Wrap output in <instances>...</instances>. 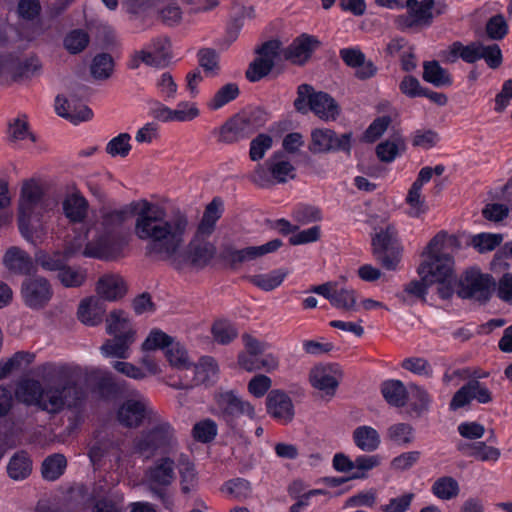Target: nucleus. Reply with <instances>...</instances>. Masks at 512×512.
<instances>
[{"label":"nucleus","mask_w":512,"mask_h":512,"mask_svg":"<svg viewBox=\"0 0 512 512\" xmlns=\"http://www.w3.org/2000/svg\"><path fill=\"white\" fill-rule=\"evenodd\" d=\"M221 490L223 493L237 500L248 498L252 492L250 482L242 478H236L225 482Z\"/></svg>","instance_id":"55"},{"label":"nucleus","mask_w":512,"mask_h":512,"mask_svg":"<svg viewBox=\"0 0 512 512\" xmlns=\"http://www.w3.org/2000/svg\"><path fill=\"white\" fill-rule=\"evenodd\" d=\"M218 403L225 411L235 416H247L249 419H256V410L252 403L237 396L232 391L220 393Z\"/></svg>","instance_id":"24"},{"label":"nucleus","mask_w":512,"mask_h":512,"mask_svg":"<svg viewBox=\"0 0 512 512\" xmlns=\"http://www.w3.org/2000/svg\"><path fill=\"white\" fill-rule=\"evenodd\" d=\"M223 211V203L220 199H213L204 212L203 218L197 231L210 235L214 230L215 224L221 217Z\"/></svg>","instance_id":"43"},{"label":"nucleus","mask_w":512,"mask_h":512,"mask_svg":"<svg viewBox=\"0 0 512 512\" xmlns=\"http://www.w3.org/2000/svg\"><path fill=\"white\" fill-rule=\"evenodd\" d=\"M459 449L464 451L466 455L474 457L481 461L496 462L500 458V450L486 445L485 442H476L473 444L460 445Z\"/></svg>","instance_id":"41"},{"label":"nucleus","mask_w":512,"mask_h":512,"mask_svg":"<svg viewBox=\"0 0 512 512\" xmlns=\"http://www.w3.org/2000/svg\"><path fill=\"white\" fill-rule=\"evenodd\" d=\"M165 356L170 365L174 368L182 370L188 369L191 366V361L186 349L174 339L165 351Z\"/></svg>","instance_id":"50"},{"label":"nucleus","mask_w":512,"mask_h":512,"mask_svg":"<svg viewBox=\"0 0 512 512\" xmlns=\"http://www.w3.org/2000/svg\"><path fill=\"white\" fill-rule=\"evenodd\" d=\"M135 340L113 337L106 340L100 347L101 354L106 358L127 359L131 354V345Z\"/></svg>","instance_id":"38"},{"label":"nucleus","mask_w":512,"mask_h":512,"mask_svg":"<svg viewBox=\"0 0 512 512\" xmlns=\"http://www.w3.org/2000/svg\"><path fill=\"white\" fill-rule=\"evenodd\" d=\"M174 475V459L170 455L157 460L146 472L147 480L159 486L171 484Z\"/></svg>","instance_id":"28"},{"label":"nucleus","mask_w":512,"mask_h":512,"mask_svg":"<svg viewBox=\"0 0 512 512\" xmlns=\"http://www.w3.org/2000/svg\"><path fill=\"white\" fill-rule=\"evenodd\" d=\"M385 400L393 406L403 407L407 403L408 390L400 380H389L382 384Z\"/></svg>","instance_id":"39"},{"label":"nucleus","mask_w":512,"mask_h":512,"mask_svg":"<svg viewBox=\"0 0 512 512\" xmlns=\"http://www.w3.org/2000/svg\"><path fill=\"white\" fill-rule=\"evenodd\" d=\"M455 239L436 235L428 244L418 274L428 284H438V294L447 299L453 294L454 260L450 253Z\"/></svg>","instance_id":"4"},{"label":"nucleus","mask_w":512,"mask_h":512,"mask_svg":"<svg viewBox=\"0 0 512 512\" xmlns=\"http://www.w3.org/2000/svg\"><path fill=\"white\" fill-rule=\"evenodd\" d=\"M294 106L301 113L311 110L325 121L335 120L339 114L338 105L332 97L324 92H313V88L307 84L298 87Z\"/></svg>","instance_id":"7"},{"label":"nucleus","mask_w":512,"mask_h":512,"mask_svg":"<svg viewBox=\"0 0 512 512\" xmlns=\"http://www.w3.org/2000/svg\"><path fill=\"white\" fill-rule=\"evenodd\" d=\"M280 43L269 41L259 50V57L250 64L246 76L252 81H258L266 76L276 63L280 55Z\"/></svg>","instance_id":"17"},{"label":"nucleus","mask_w":512,"mask_h":512,"mask_svg":"<svg viewBox=\"0 0 512 512\" xmlns=\"http://www.w3.org/2000/svg\"><path fill=\"white\" fill-rule=\"evenodd\" d=\"M239 93V87L236 83H227L215 92L207 106L210 110L216 111L236 99Z\"/></svg>","instance_id":"44"},{"label":"nucleus","mask_w":512,"mask_h":512,"mask_svg":"<svg viewBox=\"0 0 512 512\" xmlns=\"http://www.w3.org/2000/svg\"><path fill=\"white\" fill-rule=\"evenodd\" d=\"M106 332L113 337L136 339V330L128 314L122 310H114L109 313L106 318Z\"/></svg>","instance_id":"22"},{"label":"nucleus","mask_w":512,"mask_h":512,"mask_svg":"<svg viewBox=\"0 0 512 512\" xmlns=\"http://www.w3.org/2000/svg\"><path fill=\"white\" fill-rule=\"evenodd\" d=\"M408 391L414 411L421 414L429 409L432 398L423 387L416 384H410Z\"/></svg>","instance_id":"59"},{"label":"nucleus","mask_w":512,"mask_h":512,"mask_svg":"<svg viewBox=\"0 0 512 512\" xmlns=\"http://www.w3.org/2000/svg\"><path fill=\"white\" fill-rule=\"evenodd\" d=\"M156 415L151 403L138 390H131L116 410V420L127 428L139 427L146 418Z\"/></svg>","instance_id":"8"},{"label":"nucleus","mask_w":512,"mask_h":512,"mask_svg":"<svg viewBox=\"0 0 512 512\" xmlns=\"http://www.w3.org/2000/svg\"><path fill=\"white\" fill-rule=\"evenodd\" d=\"M245 350L238 355L239 366L247 372L271 373L279 368L278 355L267 352L269 344L250 335L243 336Z\"/></svg>","instance_id":"6"},{"label":"nucleus","mask_w":512,"mask_h":512,"mask_svg":"<svg viewBox=\"0 0 512 512\" xmlns=\"http://www.w3.org/2000/svg\"><path fill=\"white\" fill-rule=\"evenodd\" d=\"M86 271L80 267H71L66 264L57 274V279L67 288L80 287L86 281Z\"/></svg>","instance_id":"49"},{"label":"nucleus","mask_w":512,"mask_h":512,"mask_svg":"<svg viewBox=\"0 0 512 512\" xmlns=\"http://www.w3.org/2000/svg\"><path fill=\"white\" fill-rule=\"evenodd\" d=\"M214 340L225 345L236 338L238 332L232 323L226 320H218L212 326Z\"/></svg>","instance_id":"61"},{"label":"nucleus","mask_w":512,"mask_h":512,"mask_svg":"<svg viewBox=\"0 0 512 512\" xmlns=\"http://www.w3.org/2000/svg\"><path fill=\"white\" fill-rule=\"evenodd\" d=\"M265 122V115L259 110L253 111L245 116L233 117L221 127V139L226 142H233L241 138H246L262 127Z\"/></svg>","instance_id":"13"},{"label":"nucleus","mask_w":512,"mask_h":512,"mask_svg":"<svg viewBox=\"0 0 512 512\" xmlns=\"http://www.w3.org/2000/svg\"><path fill=\"white\" fill-rule=\"evenodd\" d=\"M135 208L138 212L134 232L140 240L148 241V254L169 260L177 268H181L183 262L202 268L215 256L214 244L206 239L209 235L197 231L188 244L183 259H180L179 250L190 229L185 213L177 210L168 214L159 205L146 200L135 204Z\"/></svg>","instance_id":"1"},{"label":"nucleus","mask_w":512,"mask_h":512,"mask_svg":"<svg viewBox=\"0 0 512 512\" xmlns=\"http://www.w3.org/2000/svg\"><path fill=\"white\" fill-rule=\"evenodd\" d=\"M159 95L165 100H174L177 96L178 85L169 72L162 73L155 81Z\"/></svg>","instance_id":"60"},{"label":"nucleus","mask_w":512,"mask_h":512,"mask_svg":"<svg viewBox=\"0 0 512 512\" xmlns=\"http://www.w3.org/2000/svg\"><path fill=\"white\" fill-rule=\"evenodd\" d=\"M318 46V41L307 35L295 39L285 51V58L294 64H304Z\"/></svg>","instance_id":"27"},{"label":"nucleus","mask_w":512,"mask_h":512,"mask_svg":"<svg viewBox=\"0 0 512 512\" xmlns=\"http://www.w3.org/2000/svg\"><path fill=\"white\" fill-rule=\"evenodd\" d=\"M153 419L152 427L134 440L133 451L147 459L156 454L174 455L178 448L174 428L157 414Z\"/></svg>","instance_id":"5"},{"label":"nucleus","mask_w":512,"mask_h":512,"mask_svg":"<svg viewBox=\"0 0 512 512\" xmlns=\"http://www.w3.org/2000/svg\"><path fill=\"white\" fill-rule=\"evenodd\" d=\"M114 61L109 54L102 53L96 55L91 63L90 71L92 76L98 80H104L112 75Z\"/></svg>","instance_id":"52"},{"label":"nucleus","mask_w":512,"mask_h":512,"mask_svg":"<svg viewBox=\"0 0 512 512\" xmlns=\"http://www.w3.org/2000/svg\"><path fill=\"white\" fill-rule=\"evenodd\" d=\"M422 189V187L412 184L407 192L405 203L407 204L408 209L406 213L410 217L419 218L428 210L425 197L422 194Z\"/></svg>","instance_id":"40"},{"label":"nucleus","mask_w":512,"mask_h":512,"mask_svg":"<svg viewBox=\"0 0 512 512\" xmlns=\"http://www.w3.org/2000/svg\"><path fill=\"white\" fill-rule=\"evenodd\" d=\"M288 275L286 269H275L268 273L251 275L248 281L263 291H272L278 288Z\"/></svg>","instance_id":"37"},{"label":"nucleus","mask_w":512,"mask_h":512,"mask_svg":"<svg viewBox=\"0 0 512 512\" xmlns=\"http://www.w3.org/2000/svg\"><path fill=\"white\" fill-rule=\"evenodd\" d=\"M62 209L71 222H82L88 213V202L80 192L74 191L64 198Z\"/></svg>","instance_id":"30"},{"label":"nucleus","mask_w":512,"mask_h":512,"mask_svg":"<svg viewBox=\"0 0 512 512\" xmlns=\"http://www.w3.org/2000/svg\"><path fill=\"white\" fill-rule=\"evenodd\" d=\"M472 400H476L481 404H487L492 401V393L480 381L470 380L454 394L450 402V408L457 410L470 404Z\"/></svg>","instance_id":"18"},{"label":"nucleus","mask_w":512,"mask_h":512,"mask_svg":"<svg viewBox=\"0 0 512 512\" xmlns=\"http://www.w3.org/2000/svg\"><path fill=\"white\" fill-rule=\"evenodd\" d=\"M24 304L33 310L44 308L53 296L50 282L41 276L26 278L21 286Z\"/></svg>","instance_id":"14"},{"label":"nucleus","mask_w":512,"mask_h":512,"mask_svg":"<svg viewBox=\"0 0 512 512\" xmlns=\"http://www.w3.org/2000/svg\"><path fill=\"white\" fill-rule=\"evenodd\" d=\"M503 241L502 234L479 233L471 239V245L480 253L494 250Z\"/></svg>","instance_id":"57"},{"label":"nucleus","mask_w":512,"mask_h":512,"mask_svg":"<svg viewBox=\"0 0 512 512\" xmlns=\"http://www.w3.org/2000/svg\"><path fill=\"white\" fill-rule=\"evenodd\" d=\"M31 471V460L23 452L15 454L8 463V475L14 480L25 479L30 475Z\"/></svg>","instance_id":"45"},{"label":"nucleus","mask_w":512,"mask_h":512,"mask_svg":"<svg viewBox=\"0 0 512 512\" xmlns=\"http://www.w3.org/2000/svg\"><path fill=\"white\" fill-rule=\"evenodd\" d=\"M54 201L47 198L43 188L34 180L27 181L21 188L18 201V217H30V215H43Z\"/></svg>","instance_id":"10"},{"label":"nucleus","mask_w":512,"mask_h":512,"mask_svg":"<svg viewBox=\"0 0 512 512\" xmlns=\"http://www.w3.org/2000/svg\"><path fill=\"white\" fill-rule=\"evenodd\" d=\"M106 307L102 299L88 297L83 299L78 307V318L87 326H96L102 322Z\"/></svg>","instance_id":"26"},{"label":"nucleus","mask_w":512,"mask_h":512,"mask_svg":"<svg viewBox=\"0 0 512 512\" xmlns=\"http://www.w3.org/2000/svg\"><path fill=\"white\" fill-rule=\"evenodd\" d=\"M282 242L279 239L271 240L260 246H250L230 253L229 259L232 264H240L255 260L268 253L276 251Z\"/></svg>","instance_id":"29"},{"label":"nucleus","mask_w":512,"mask_h":512,"mask_svg":"<svg viewBox=\"0 0 512 512\" xmlns=\"http://www.w3.org/2000/svg\"><path fill=\"white\" fill-rule=\"evenodd\" d=\"M311 291L329 300L330 304L337 309L344 311L357 310L355 290L339 287L338 282H326L313 287Z\"/></svg>","instance_id":"15"},{"label":"nucleus","mask_w":512,"mask_h":512,"mask_svg":"<svg viewBox=\"0 0 512 512\" xmlns=\"http://www.w3.org/2000/svg\"><path fill=\"white\" fill-rule=\"evenodd\" d=\"M434 6L433 0H407L405 7L408 9V15L401 25L406 28L429 26L432 23Z\"/></svg>","instance_id":"20"},{"label":"nucleus","mask_w":512,"mask_h":512,"mask_svg":"<svg viewBox=\"0 0 512 512\" xmlns=\"http://www.w3.org/2000/svg\"><path fill=\"white\" fill-rule=\"evenodd\" d=\"M131 136L128 133H120L116 137L112 138L107 146L106 152L113 156L125 157L129 154L131 150Z\"/></svg>","instance_id":"64"},{"label":"nucleus","mask_w":512,"mask_h":512,"mask_svg":"<svg viewBox=\"0 0 512 512\" xmlns=\"http://www.w3.org/2000/svg\"><path fill=\"white\" fill-rule=\"evenodd\" d=\"M495 286L491 275L482 273L479 269L467 270L459 281L458 295L461 298H472L478 301H486Z\"/></svg>","instance_id":"11"},{"label":"nucleus","mask_w":512,"mask_h":512,"mask_svg":"<svg viewBox=\"0 0 512 512\" xmlns=\"http://www.w3.org/2000/svg\"><path fill=\"white\" fill-rule=\"evenodd\" d=\"M219 376L217 362L211 357H202L194 366L193 382L195 385H211Z\"/></svg>","instance_id":"34"},{"label":"nucleus","mask_w":512,"mask_h":512,"mask_svg":"<svg viewBox=\"0 0 512 512\" xmlns=\"http://www.w3.org/2000/svg\"><path fill=\"white\" fill-rule=\"evenodd\" d=\"M352 438L355 446L367 453L376 451L381 444L379 432L368 425H361L355 428Z\"/></svg>","instance_id":"33"},{"label":"nucleus","mask_w":512,"mask_h":512,"mask_svg":"<svg viewBox=\"0 0 512 512\" xmlns=\"http://www.w3.org/2000/svg\"><path fill=\"white\" fill-rule=\"evenodd\" d=\"M135 204L137 202L132 203L131 207L104 214L102 220L88 230V242L83 255L101 260H113L122 256L127 242L119 233V229L129 219L132 211L137 214Z\"/></svg>","instance_id":"3"},{"label":"nucleus","mask_w":512,"mask_h":512,"mask_svg":"<svg viewBox=\"0 0 512 512\" xmlns=\"http://www.w3.org/2000/svg\"><path fill=\"white\" fill-rule=\"evenodd\" d=\"M273 139L268 134L257 135L250 143L249 156L252 161L264 158L266 152L272 148Z\"/></svg>","instance_id":"63"},{"label":"nucleus","mask_w":512,"mask_h":512,"mask_svg":"<svg viewBox=\"0 0 512 512\" xmlns=\"http://www.w3.org/2000/svg\"><path fill=\"white\" fill-rule=\"evenodd\" d=\"M55 109L59 116L64 117L74 124L88 121L92 118L93 113L91 109L75 99H69L58 96L55 102Z\"/></svg>","instance_id":"21"},{"label":"nucleus","mask_w":512,"mask_h":512,"mask_svg":"<svg viewBox=\"0 0 512 512\" xmlns=\"http://www.w3.org/2000/svg\"><path fill=\"white\" fill-rule=\"evenodd\" d=\"M3 262L6 268L14 273L29 274L33 270L32 258L18 247H10L3 257Z\"/></svg>","instance_id":"32"},{"label":"nucleus","mask_w":512,"mask_h":512,"mask_svg":"<svg viewBox=\"0 0 512 512\" xmlns=\"http://www.w3.org/2000/svg\"><path fill=\"white\" fill-rule=\"evenodd\" d=\"M217 432V424L211 419H204L193 426L192 436L198 442L208 443L215 439Z\"/></svg>","instance_id":"56"},{"label":"nucleus","mask_w":512,"mask_h":512,"mask_svg":"<svg viewBox=\"0 0 512 512\" xmlns=\"http://www.w3.org/2000/svg\"><path fill=\"white\" fill-rule=\"evenodd\" d=\"M381 464L379 455H358L353 460L352 479H364L368 473Z\"/></svg>","instance_id":"46"},{"label":"nucleus","mask_w":512,"mask_h":512,"mask_svg":"<svg viewBox=\"0 0 512 512\" xmlns=\"http://www.w3.org/2000/svg\"><path fill=\"white\" fill-rule=\"evenodd\" d=\"M342 371L336 364L317 365L310 371L311 385L322 395L333 396L342 379Z\"/></svg>","instance_id":"16"},{"label":"nucleus","mask_w":512,"mask_h":512,"mask_svg":"<svg viewBox=\"0 0 512 512\" xmlns=\"http://www.w3.org/2000/svg\"><path fill=\"white\" fill-rule=\"evenodd\" d=\"M308 149L313 154H325L336 151L350 153L351 134L337 135L329 128H315L310 134Z\"/></svg>","instance_id":"12"},{"label":"nucleus","mask_w":512,"mask_h":512,"mask_svg":"<svg viewBox=\"0 0 512 512\" xmlns=\"http://www.w3.org/2000/svg\"><path fill=\"white\" fill-rule=\"evenodd\" d=\"M265 164L271 178L277 183H285L295 177V168L284 154L275 153Z\"/></svg>","instance_id":"31"},{"label":"nucleus","mask_w":512,"mask_h":512,"mask_svg":"<svg viewBox=\"0 0 512 512\" xmlns=\"http://www.w3.org/2000/svg\"><path fill=\"white\" fill-rule=\"evenodd\" d=\"M43 215L18 217V227L22 237L33 245L43 243L47 235V227L42 220Z\"/></svg>","instance_id":"23"},{"label":"nucleus","mask_w":512,"mask_h":512,"mask_svg":"<svg viewBox=\"0 0 512 512\" xmlns=\"http://www.w3.org/2000/svg\"><path fill=\"white\" fill-rule=\"evenodd\" d=\"M433 494L441 500H451L460 492L458 482L449 476L437 479L432 486Z\"/></svg>","instance_id":"48"},{"label":"nucleus","mask_w":512,"mask_h":512,"mask_svg":"<svg viewBox=\"0 0 512 512\" xmlns=\"http://www.w3.org/2000/svg\"><path fill=\"white\" fill-rule=\"evenodd\" d=\"M174 338L160 329H152L141 345L143 351H154L157 349L167 350Z\"/></svg>","instance_id":"54"},{"label":"nucleus","mask_w":512,"mask_h":512,"mask_svg":"<svg viewBox=\"0 0 512 512\" xmlns=\"http://www.w3.org/2000/svg\"><path fill=\"white\" fill-rule=\"evenodd\" d=\"M96 292L102 300L116 301L125 295L126 285L120 275L105 274L97 281Z\"/></svg>","instance_id":"25"},{"label":"nucleus","mask_w":512,"mask_h":512,"mask_svg":"<svg viewBox=\"0 0 512 512\" xmlns=\"http://www.w3.org/2000/svg\"><path fill=\"white\" fill-rule=\"evenodd\" d=\"M481 44L480 42H473L469 45H463L460 42H455L450 47L451 61L456 58H461L467 63H474L481 59Z\"/></svg>","instance_id":"42"},{"label":"nucleus","mask_w":512,"mask_h":512,"mask_svg":"<svg viewBox=\"0 0 512 512\" xmlns=\"http://www.w3.org/2000/svg\"><path fill=\"white\" fill-rule=\"evenodd\" d=\"M89 457L93 463L100 462L105 457L112 458L118 466H121L122 451L120 446L112 440L95 442L89 449Z\"/></svg>","instance_id":"35"},{"label":"nucleus","mask_w":512,"mask_h":512,"mask_svg":"<svg viewBox=\"0 0 512 512\" xmlns=\"http://www.w3.org/2000/svg\"><path fill=\"white\" fill-rule=\"evenodd\" d=\"M8 134H9V139L13 142H21V141L34 142L35 141V137H34L33 133L29 130L28 123L24 116L16 118L9 125Z\"/></svg>","instance_id":"58"},{"label":"nucleus","mask_w":512,"mask_h":512,"mask_svg":"<svg viewBox=\"0 0 512 512\" xmlns=\"http://www.w3.org/2000/svg\"><path fill=\"white\" fill-rule=\"evenodd\" d=\"M55 372L56 379L45 385L32 377L21 378L14 389L15 399L52 415L80 406L86 397L85 389L77 383L82 369L60 365Z\"/></svg>","instance_id":"2"},{"label":"nucleus","mask_w":512,"mask_h":512,"mask_svg":"<svg viewBox=\"0 0 512 512\" xmlns=\"http://www.w3.org/2000/svg\"><path fill=\"white\" fill-rule=\"evenodd\" d=\"M76 252V249L67 250L65 253L53 252L48 253L43 250H39L35 253V262L43 270L48 272H60L62 267L67 262V259Z\"/></svg>","instance_id":"36"},{"label":"nucleus","mask_w":512,"mask_h":512,"mask_svg":"<svg viewBox=\"0 0 512 512\" xmlns=\"http://www.w3.org/2000/svg\"><path fill=\"white\" fill-rule=\"evenodd\" d=\"M266 409L269 416L282 424L290 423L295 415L292 399L280 389H274L268 393Z\"/></svg>","instance_id":"19"},{"label":"nucleus","mask_w":512,"mask_h":512,"mask_svg":"<svg viewBox=\"0 0 512 512\" xmlns=\"http://www.w3.org/2000/svg\"><path fill=\"white\" fill-rule=\"evenodd\" d=\"M373 255L387 270H396L402 257L403 248L393 225H387L372 238Z\"/></svg>","instance_id":"9"},{"label":"nucleus","mask_w":512,"mask_h":512,"mask_svg":"<svg viewBox=\"0 0 512 512\" xmlns=\"http://www.w3.org/2000/svg\"><path fill=\"white\" fill-rule=\"evenodd\" d=\"M423 79L436 87L451 84L450 75L436 61L426 62L424 64Z\"/></svg>","instance_id":"47"},{"label":"nucleus","mask_w":512,"mask_h":512,"mask_svg":"<svg viewBox=\"0 0 512 512\" xmlns=\"http://www.w3.org/2000/svg\"><path fill=\"white\" fill-rule=\"evenodd\" d=\"M66 459L61 454H55L46 458L42 464V475L46 480L54 481L64 472Z\"/></svg>","instance_id":"53"},{"label":"nucleus","mask_w":512,"mask_h":512,"mask_svg":"<svg viewBox=\"0 0 512 512\" xmlns=\"http://www.w3.org/2000/svg\"><path fill=\"white\" fill-rule=\"evenodd\" d=\"M387 438L399 446L409 445L414 441V428L408 423H396L387 429Z\"/></svg>","instance_id":"51"},{"label":"nucleus","mask_w":512,"mask_h":512,"mask_svg":"<svg viewBox=\"0 0 512 512\" xmlns=\"http://www.w3.org/2000/svg\"><path fill=\"white\" fill-rule=\"evenodd\" d=\"M88 43V34L80 29L71 31L64 38V47L71 54H77L83 51Z\"/></svg>","instance_id":"62"}]
</instances>
